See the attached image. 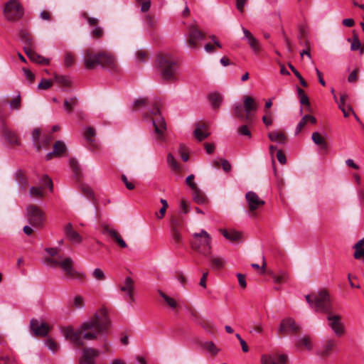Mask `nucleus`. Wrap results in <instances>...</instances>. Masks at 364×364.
Instances as JSON below:
<instances>
[{
    "label": "nucleus",
    "instance_id": "obj_19",
    "mask_svg": "<svg viewBox=\"0 0 364 364\" xmlns=\"http://www.w3.org/2000/svg\"><path fill=\"white\" fill-rule=\"evenodd\" d=\"M246 200L249 205V210L254 212L264 205V201L259 198V196L253 191H249L245 196Z\"/></svg>",
    "mask_w": 364,
    "mask_h": 364
},
{
    "label": "nucleus",
    "instance_id": "obj_64",
    "mask_svg": "<svg viewBox=\"0 0 364 364\" xmlns=\"http://www.w3.org/2000/svg\"><path fill=\"white\" fill-rule=\"evenodd\" d=\"M22 70L26 77L27 80L30 82H33L35 79V75L28 69L23 68Z\"/></svg>",
    "mask_w": 364,
    "mask_h": 364
},
{
    "label": "nucleus",
    "instance_id": "obj_22",
    "mask_svg": "<svg viewBox=\"0 0 364 364\" xmlns=\"http://www.w3.org/2000/svg\"><path fill=\"white\" fill-rule=\"evenodd\" d=\"M102 233L105 235H109L111 238H112L117 243V245L120 247L125 248L127 247V243L122 239L120 234L117 230L109 228V226L105 225L103 227Z\"/></svg>",
    "mask_w": 364,
    "mask_h": 364
},
{
    "label": "nucleus",
    "instance_id": "obj_51",
    "mask_svg": "<svg viewBox=\"0 0 364 364\" xmlns=\"http://www.w3.org/2000/svg\"><path fill=\"white\" fill-rule=\"evenodd\" d=\"M171 233L172 239L177 245L182 242V235L179 229L171 230Z\"/></svg>",
    "mask_w": 364,
    "mask_h": 364
},
{
    "label": "nucleus",
    "instance_id": "obj_47",
    "mask_svg": "<svg viewBox=\"0 0 364 364\" xmlns=\"http://www.w3.org/2000/svg\"><path fill=\"white\" fill-rule=\"evenodd\" d=\"M53 137L52 135V133L45 134L42 136L41 139L40 140V142L41 143L42 148H46L48 147L51 141H53Z\"/></svg>",
    "mask_w": 364,
    "mask_h": 364
},
{
    "label": "nucleus",
    "instance_id": "obj_26",
    "mask_svg": "<svg viewBox=\"0 0 364 364\" xmlns=\"http://www.w3.org/2000/svg\"><path fill=\"white\" fill-rule=\"evenodd\" d=\"M336 343L334 339H328L318 350V354L322 357H328L331 353L332 350Z\"/></svg>",
    "mask_w": 364,
    "mask_h": 364
},
{
    "label": "nucleus",
    "instance_id": "obj_53",
    "mask_svg": "<svg viewBox=\"0 0 364 364\" xmlns=\"http://www.w3.org/2000/svg\"><path fill=\"white\" fill-rule=\"evenodd\" d=\"M103 35V28L97 26H95L94 29L91 31V36L95 39L101 38Z\"/></svg>",
    "mask_w": 364,
    "mask_h": 364
},
{
    "label": "nucleus",
    "instance_id": "obj_44",
    "mask_svg": "<svg viewBox=\"0 0 364 364\" xmlns=\"http://www.w3.org/2000/svg\"><path fill=\"white\" fill-rule=\"evenodd\" d=\"M82 193L89 199L93 200L95 198L94 193L92 189L86 184H82L80 186Z\"/></svg>",
    "mask_w": 364,
    "mask_h": 364
},
{
    "label": "nucleus",
    "instance_id": "obj_55",
    "mask_svg": "<svg viewBox=\"0 0 364 364\" xmlns=\"http://www.w3.org/2000/svg\"><path fill=\"white\" fill-rule=\"evenodd\" d=\"M52 80L43 78L38 85V88L40 90H48L52 86Z\"/></svg>",
    "mask_w": 364,
    "mask_h": 364
},
{
    "label": "nucleus",
    "instance_id": "obj_27",
    "mask_svg": "<svg viewBox=\"0 0 364 364\" xmlns=\"http://www.w3.org/2000/svg\"><path fill=\"white\" fill-rule=\"evenodd\" d=\"M312 141L318 146H320L321 149L325 152L328 151V144L325 139L318 132H314L311 136Z\"/></svg>",
    "mask_w": 364,
    "mask_h": 364
},
{
    "label": "nucleus",
    "instance_id": "obj_15",
    "mask_svg": "<svg viewBox=\"0 0 364 364\" xmlns=\"http://www.w3.org/2000/svg\"><path fill=\"white\" fill-rule=\"evenodd\" d=\"M30 328L33 335L36 336L45 337L50 331V326L46 323H39L36 318H32L30 321Z\"/></svg>",
    "mask_w": 364,
    "mask_h": 364
},
{
    "label": "nucleus",
    "instance_id": "obj_50",
    "mask_svg": "<svg viewBox=\"0 0 364 364\" xmlns=\"http://www.w3.org/2000/svg\"><path fill=\"white\" fill-rule=\"evenodd\" d=\"M16 178L18 182L19 185L22 186L23 188L26 187L28 181L23 172H21V171H17L16 173Z\"/></svg>",
    "mask_w": 364,
    "mask_h": 364
},
{
    "label": "nucleus",
    "instance_id": "obj_45",
    "mask_svg": "<svg viewBox=\"0 0 364 364\" xmlns=\"http://www.w3.org/2000/svg\"><path fill=\"white\" fill-rule=\"evenodd\" d=\"M297 346L298 347L304 346L309 350H311L313 348V343L309 336H304V338H301L299 341Z\"/></svg>",
    "mask_w": 364,
    "mask_h": 364
},
{
    "label": "nucleus",
    "instance_id": "obj_28",
    "mask_svg": "<svg viewBox=\"0 0 364 364\" xmlns=\"http://www.w3.org/2000/svg\"><path fill=\"white\" fill-rule=\"evenodd\" d=\"M208 98L212 108L214 109L219 108L223 102V97L218 92H213L209 94Z\"/></svg>",
    "mask_w": 364,
    "mask_h": 364
},
{
    "label": "nucleus",
    "instance_id": "obj_38",
    "mask_svg": "<svg viewBox=\"0 0 364 364\" xmlns=\"http://www.w3.org/2000/svg\"><path fill=\"white\" fill-rule=\"evenodd\" d=\"M54 78H55V82L62 86L70 87L71 85V81L68 76L59 75L55 74Z\"/></svg>",
    "mask_w": 364,
    "mask_h": 364
},
{
    "label": "nucleus",
    "instance_id": "obj_60",
    "mask_svg": "<svg viewBox=\"0 0 364 364\" xmlns=\"http://www.w3.org/2000/svg\"><path fill=\"white\" fill-rule=\"evenodd\" d=\"M307 118L308 117H303L299 124H297L295 130V134H298L305 127V125L307 124Z\"/></svg>",
    "mask_w": 364,
    "mask_h": 364
},
{
    "label": "nucleus",
    "instance_id": "obj_30",
    "mask_svg": "<svg viewBox=\"0 0 364 364\" xmlns=\"http://www.w3.org/2000/svg\"><path fill=\"white\" fill-rule=\"evenodd\" d=\"M220 232L227 240L232 242L238 241L241 239L242 237L240 232L234 230H220Z\"/></svg>",
    "mask_w": 364,
    "mask_h": 364
},
{
    "label": "nucleus",
    "instance_id": "obj_34",
    "mask_svg": "<svg viewBox=\"0 0 364 364\" xmlns=\"http://www.w3.org/2000/svg\"><path fill=\"white\" fill-rule=\"evenodd\" d=\"M4 135L6 139V140L11 144H16L19 145V141L18 139V136L16 133L9 130V129H4Z\"/></svg>",
    "mask_w": 364,
    "mask_h": 364
},
{
    "label": "nucleus",
    "instance_id": "obj_13",
    "mask_svg": "<svg viewBox=\"0 0 364 364\" xmlns=\"http://www.w3.org/2000/svg\"><path fill=\"white\" fill-rule=\"evenodd\" d=\"M300 327L292 318H287L282 320L278 328L279 335L286 333H296L299 331Z\"/></svg>",
    "mask_w": 364,
    "mask_h": 364
},
{
    "label": "nucleus",
    "instance_id": "obj_36",
    "mask_svg": "<svg viewBox=\"0 0 364 364\" xmlns=\"http://www.w3.org/2000/svg\"><path fill=\"white\" fill-rule=\"evenodd\" d=\"M77 99L75 97L64 100L63 107L68 113H71L75 106L77 105Z\"/></svg>",
    "mask_w": 364,
    "mask_h": 364
},
{
    "label": "nucleus",
    "instance_id": "obj_59",
    "mask_svg": "<svg viewBox=\"0 0 364 364\" xmlns=\"http://www.w3.org/2000/svg\"><path fill=\"white\" fill-rule=\"evenodd\" d=\"M147 103H148V99L146 97L136 100L133 102V109H136L141 106L146 105Z\"/></svg>",
    "mask_w": 364,
    "mask_h": 364
},
{
    "label": "nucleus",
    "instance_id": "obj_39",
    "mask_svg": "<svg viewBox=\"0 0 364 364\" xmlns=\"http://www.w3.org/2000/svg\"><path fill=\"white\" fill-rule=\"evenodd\" d=\"M205 128V125L198 126L194 131L195 137L200 141L206 139L209 136V133L203 131V129Z\"/></svg>",
    "mask_w": 364,
    "mask_h": 364
},
{
    "label": "nucleus",
    "instance_id": "obj_24",
    "mask_svg": "<svg viewBox=\"0 0 364 364\" xmlns=\"http://www.w3.org/2000/svg\"><path fill=\"white\" fill-rule=\"evenodd\" d=\"M242 31L245 35V38L247 40V43L250 47L255 53H258L260 50V45L259 41L252 36L250 31L242 28Z\"/></svg>",
    "mask_w": 364,
    "mask_h": 364
},
{
    "label": "nucleus",
    "instance_id": "obj_8",
    "mask_svg": "<svg viewBox=\"0 0 364 364\" xmlns=\"http://www.w3.org/2000/svg\"><path fill=\"white\" fill-rule=\"evenodd\" d=\"M26 218L30 225L41 228L46 221L44 212L36 205H28L26 208Z\"/></svg>",
    "mask_w": 364,
    "mask_h": 364
},
{
    "label": "nucleus",
    "instance_id": "obj_48",
    "mask_svg": "<svg viewBox=\"0 0 364 364\" xmlns=\"http://www.w3.org/2000/svg\"><path fill=\"white\" fill-rule=\"evenodd\" d=\"M29 193L31 196L35 197V198H43V189L42 187H31L29 191Z\"/></svg>",
    "mask_w": 364,
    "mask_h": 364
},
{
    "label": "nucleus",
    "instance_id": "obj_35",
    "mask_svg": "<svg viewBox=\"0 0 364 364\" xmlns=\"http://www.w3.org/2000/svg\"><path fill=\"white\" fill-rule=\"evenodd\" d=\"M193 198L198 204H203L206 202V197L204 193L198 188L193 189Z\"/></svg>",
    "mask_w": 364,
    "mask_h": 364
},
{
    "label": "nucleus",
    "instance_id": "obj_16",
    "mask_svg": "<svg viewBox=\"0 0 364 364\" xmlns=\"http://www.w3.org/2000/svg\"><path fill=\"white\" fill-rule=\"evenodd\" d=\"M100 351L93 348H85L82 351L80 364H95V359L100 355Z\"/></svg>",
    "mask_w": 364,
    "mask_h": 364
},
{
    "label": "nucleus",
    "instance_id": "obj_29",
    "mask_svg": "<svg viewBox=\"0 0 364 364\" xmlns=\"http://www.w3.org/2000/svg\"><path fill=\"white\" fill-rule=\"evenodd\" d=\"M245 108L240 102H237L233 105V115L240 120L246 122V113L244 114Z\"/></svg>",
    "mask_w": 364,
    "mask_h": 364
},
{
    "label": "nucleus",
    "instance_id": "obj_1",
    "mask_svg": "<svg viewBox=\"0 0 364 364\" xmlns=\"http://www.w3.org/2000/svg\"><path fill=\"white\" fill-rule=\"evenodd\" d=\"M111 325L107 310L102 307L89 320L83 322L79 329L75 330L68 326L63 330L66 339L72 341L76 346L81 347L85 345L83 340L92 341L100 336L107 333Z\"/></svg>",
    "mask_w": 364,
    "mask_h": 364
},
{
    "label": "nucleus",
    "instance_id": "obj_17",
    "mask_svg": "<svg viewBox=\"0 0 364 364\" xmlns=\"http://www.w3.org/2000/svg\"><path fill=\"white\" fill-rule=\"evenodd\" d=\"M260 364H287V356L284 354L262 355Z\"/></svg>",
    "mask_w": 364,
    "mask_h": 364
},
{
    "label": "nucleus",
    "instance_id": "obj_37",
    "mask_svg": "<svg viewBox=\"0 0 364 364\" xmlns=\"http://www.w3.org/2000/svg\"><path fill=\"white\" fill-rule=\"evenodd\" d=\"M41 129L35 128L32 132V140L36 150L39 151L42 149L41 143L40 142Z\"/></svg>",
    "mask_w": 364,
    "mask_h": 364
},
{
    "label": "nucleus",
    "instance_id": "obj_46",
    "mask_svg": "<svg viewBox=\"0 0 364 364\" xmlns=\"http://www.w3.org/2000/svg\"><path fill=\"white\" fill-rule=\"evenodd\" d=\"M41 187L46 188L48 187L50 191H53V184L52 180L47 176L43 175L41 178Z\"/></svg>",
    "mask_w": 364,
    "mask_h": 364
},
{
    "label": "nucleus",
    "instance_id": "obj_9",
    "mask_svg": "<svg viewBox=\"0 0 364 364\" xmlns=\"http://www.w3.org/2000/svg\"><path fill=\"white\" fill-rule=\"evenodd\" d=\"M4 15L9 21H16L23 16V9L18 0H9L4 6Z\"/></svg>",
    "mask_w": 364,
    "mask_h": 364
},
{
    "label": "nucleus",
    "instance_id": "obj_21",
    "mask_svg": "<svg viewBox=\"0 0 364 364\" xmlns=\"http://www.w3.org/2000/svg\"><path fill=\"white\" fill-rule=\"evenodd\" d=\"M66 238L73 244H80L82 241V236L73 228L71 223H68L64 228Z\"/></svg>",
    "mask_w": 364,
    "mask_h": 364
},
{
    "label": "nucleus",
    "instance_id": "obj_57",
    "mask_svg": "<svg viewBox=\"0 0 364 364\" xmlns=\"http://www.w3.org/2000/svg\"><path fill=\"white\" fill-rule=\"evenodd\" d=\"M46 344L48 349L53 353L56 352L59 348L58 344L53 339H48L46 342Z\"/></svg>",
    "mask_w": 364,
    "mask_h": 364
},
{
    "label": "nucleus",
    "instance_id": "obj_5",
    "mask_svg": "<svg viewBox=\"0 0 364 364\" xmlns=\"http://www.w3.org/2000/svg\"><path fill=\"white\" fill-rule=\"evenodd\" d=\"M212 237L205 230L193 233L190 241L191 247L203 256H210L212 250Z\"/></svg>",
    "mask_w": 364,
    "mask_h": 364
},
{
    "label": "nucleus",
    "instance_id": "obj_6",
    "mask_svg": "<svg viewBox=\"0 0 364 364\" xmlns=\"http://www.w3.org/2000/svg\"><path fill=\"white\" fill-rule=\"evenodd\" d=\"M159 68L164 80L173 82L176 80V61L168 54L160 55L157 58Z\"/></svg>",
    "mask_w": 364,
    "mask_h": 364
},
{
    "label": "nucleus",
    "instance_id": "obj_41",
    "mask_svg": "<svg viewBox=\"0 0 364 364\" xmlns=\"http://www.w3.org/2000/svg\"><path fill=\"white\" fill-rule=\"evenodd\" d=\"M159 295L164 299L166 303L171 308L175 309L177 307L178 304L176 301L173 299L166 294L161 290L158 291Z\"/></svg>",
    "mask_w": 364,
    "mask_h": 364
},
{
    "label": "nucleus",
    "instance_id": "obj_14",
    "mask_svg": "<svg viewBox=\"0 0 364 364\" xmlns=\"http://www.w3.org/2000/svg\"><path fill=\"white\" fill-rule=\"evenodd\" d=\"M96 131L92 127H88L84 133V138L86 140L87 147L89 150L94 152L100 149V144L97 142Z\"/></svg>",
    "mask_w": 364,
    "mask_h": 364
},
{
    "label": "nucleus",
    "instance_id": "obj_42",
    "mask_svg": "<svg viewBox=\"0 0 364 364\" xmlns=\"http://www.w3.org/2000/svg\"><path fill=\"white\" fill-rule=\"evenodd\" d=\"M299 41H300L301 44H305L306 46V49L303 50L301 52V53H300L301 56L302 57L304 55H306L310 58L311 57L310 48L309 46L308 40L304 36V33H301L300 36H299Z\"/></svg>",
    "mask_w": 364,
    "mask_h": 364
},
{
    "label": "nucleus",
    "instance_id": "obj_33",
    "mask_svg": "<svg viewBox=\"0 0 364 364\" xmlns=\"http://www.w3.org/2000/svg\"><path fill=\"white\" fill-rule=\"evenodd\" d=\"M268 136L272 141H277L280 144H284L287 139L285 134L280 132H269Z\"/></svg>",
    "mask_w": 364,
    "mask_h": 364
},
{
    "label": "nucleus",
    "instance_id": "obj_12",
    "mask_svg": "<svg viewBox=\"0 0 364 364\" xmlns=\"http://www.w3.org/2000/svg\"><path fill=\"white\" fill-rule=\"evenodd\" d=\"M244 108L246 112V122L247 124H252L255 112L258 109V103L256 100L250 96H245L243 99Z\"/></svg>",
    "mask_w": 364,
    "mask_h": 364
},
{
    "label": "nucleus",
    "instance_id": "obj_25",
    "mask_svg": "<svg viewBox=\"0 0 364 364\" xmlns=\"http://www.w3.org/2000/svg\"><path fill=\"white\" fill-rule=\"evenodd\" d=\"M19 37L23 43L24 44L23 48L26 47H36L35 42L32 37V35L26 29H21L19 31Z\"/></svg>",
    "mask_w": 364,
    "mask_h": 364
},
{
    "label": "nucleus",
    "instance_id": "obj_63",
    "mask_svg": "<svg viewBox=\"0 0 364 364\" xmlns=\"http://www.w3.org/2000/svg\"><path fill=\"white\" fill-rule=\"evenodd\" d=\"M248 124H244V125H242L241 127H239L238 129V132L241 135H245V136H247L249 137L251 136V132L248 128Z\"/></svg>",
    "mask_w": 364,
    "mask_h": 364
},
{
    "label": "nucleus",
    "instance_id": "obj_23",
    "mask_svg": "<svg viewBox=\"0 0 364 364\" xmlns=\"http://www.w3.org/2000/svg\"><path fill=\"white\" fill-rule=\"evenodd\" d=\"M67 148L65 143L62 141H56L53 144V150L46 156L47 161L50 160L53 157L62 156L66 151Z\"/></svg>",
    "mask_w": 364,
    "mask_h": 364
},
{
    "label": "nucleus",
    "instance_id": "obj_61",
    "mask_svg": "<svg viewBox=\"0 0 364 364\" xmlns=\"http://www.w3.org/2000/svg\"><path fill=\"white\" fill-rule=\"evenodd\" d=\"M69 163L76 176H78L80 175V168L77 161L75 159H70Z\"/></svg>",
    "mask_w": 364,
    "mask_h": 364
},
{
    "label": "nucleus",
    "instance_id": "obj_20",
    "mask_svg": "<svg viewBox=\"0 0 364 364\" xmlns=\"http://www.w3.org/2000/svg\"><path fill=\"white\" fill-rule=\"evenodd\" d=\"M134 289V282L130 277H127L124 284L119 287V289L122 292H125L128 299L127 302L132 304L134 301V297L133 294Z\"/></svg>",
    "mask_w": 364,
    "mask_h": 364
},
{
    "label": "nucleus",
    "instance_id": "obj_10",
    "mask_svg": "<svg viewBox=\"0 0 364 364\" xmlns=\"http://www.w3.org/2000/svg\"><path fill=\"white\" fill-rule=\"evenodd\" d=\"M205 38V34L202 33L195 25H191L188 28L187 44L189 48L196 49L198 42Z\"/></svg>",
    "mask_w": 364,
    "mask_h": 364
},
{
    "label": "nucleus",
    "instance_id": "obj_7",
    "mask_svg": "<svg viewBox=\"0 0 364 364\" xmlns=\"http://www.w3.org/2000/svg\"><path fill=\"white\" fill-rule=\"evenodd\" d=\"M161 100L156 99L152 103L153 107L151 109V114L153 116L151 121L154 127V132L159 140L164 139L166 131V124L164 118L161 115L159 105Z\"/></svg>",
    "mask_w": 364,
    "mask_h": 364
},
{
    "label": "nucleus",
    "instance_id": "obj_18",
    "mask_svg": "<svg viewBox=\"0 0 364 364\" xmlns=\"http://www.w3.org/2000/svg\"><path fill=\"white\" fill-rule=\"evenodd\" d=\"M36 47H26L23 48V50L27 55V57L33 63L41 64V65H49L50 60L48 58H44L43 56L38 54L35 50Z\"/></svg>",
    "mask_w": 364,
    "mask_h": 364
},
{
    "label": "nucleus",
    "instance_id": "obj_58",
    "mask_svg": "<svg viewBox=\"0 0 364 364\" xmlns=\"http://www.w3.org/2000/svg\"><path fill=\"white\" fill-rule=\"evenodd\" d=\"M179 151L181 154V159L184 161H187L189 159V154L188 152V149H186V146L183 144H181L179 147Z\"/></svg>",
    "mask_w": 364,
    "mask_h": 364
},
{
    "label": "nucleus",
    "instance_id": "obj_62",
    "mask_svg": "<svg viewBox=\"0 0 364 364\" xmlns=\"http://www.w3.org/2000/svg\"><path fill=\"white\" fill-rule=\"evenodd\" d=\"M74 305L77 309H81L84 307L85 303H84V298L80 295H77L74 298Z\"/></svg>",
    "mask_w": 364,
    "mask_h": 364
},
{
    "label": "nucleus",
    "instance_id": "obj_56",
    "mask_svg": "<svg viewBox=\"0 0 364 364\" xmlns=\"http://www.w3.org/2000/svg\"><path fill=\"white\" fill-rule=\"evenodd\" d=\"M82 16L87 20L88 24L90 26L95 27V26H97L98 22H99L98 19L93 18V17H90L87 12H83L82 14Z\"/></svg>",
    "mask_w": 364,
    "mask_h": 364
},
{
    "label": "nucleus",
    "instance_id": "obj_49",
    "mask_svg": "<svg viewBox=\"0 0 364 364\" xmlns=\"http://www.w3.org/2000/svg\"><path fill=\"white\" fill-rule=\"evenodd\" d=\"M10 108L11 109H19L21 106V100L20 95H18L14 99H13L9 103Z\"/></svg>",
    "mask_w": 364,
    "mask_h": 364
},
{
    "label": "nucleus",
    "instance_id": "obj_31",
    "mask_svg": "<svg viewBox=\"0 0 364 364\" xmlns=\"http://www.w3.org/2000/svg\"><path fill=\"white\" fill-rule=\"evenodd\" d=\"M355 252L353 257L356 259L364 257V238L358 241L353 246Z\"/></svg>",
    "mask_w": 364,
    "mask_h": 364
},
{
    "label": "nucleus",
    "instance_id": "obj_40",
    "mask_svg": "<svg viewBox=\"0 0 364 364\" xmlns=\"http://www.w3.org/2000/svg\"><path fill=\"white\" fill-rule=\"evenodd\" d=\"M201 346L213 355L217 354L219 351V349L216 347L213 341L203 342L201 343Z\"/></svg>",
    "mask_w": 364,
    "mask_h": 364
},
{
    "label": "nucleus",
    "instance_id": "obj_3",
    "mask_svg": "<svg viewBox=\"0 0 364 364\" xmlns=\"http://www.w3.org/2000/svg\"><path fill=\"white\" fill-rule=\"evenodd\" d=\"M45 262L52 267H60L68 278L76 279L80 282H83L87 278L85 272H78L74 269V262L70 257H66L61 260L53 257H46L45 258Z\"/></svg>",
    "mask_w": 364,
    "mask_h": 364
},
{
    "label": "nucleus",
    "instance_id": "obj_11",
    "mask_svg": "<svg viewBox=\"0 0 364 364\" xmlns=\"http://www.w3.org/2000/svg\"><path fill=\"white\" fill-rule=\"evenodd\" d=\"M327 320L328 326L337 336H342L345 333V326L341 322V316L340 315H333L332 311L327 314Z\"/></svg>",
    "mask_w": 364,
    "mask_h": 364
},
{
    "label": "nucleus",
    "instance_id": "obj_4",
    "mask_svg": "<svg viewBox=\"0 0 364 364\" xmlns=\"http://www.w3.org/2000/svg\"><path fill=\"white\" fill-rule=\"evenodd\" d=\"M306 299L311 308L316 312L328 314L333 310L331 296L325 289L316 294L306 295Z\"/></svg>",
    "mask_w": 364,
    "mask_h": 364
},
{
    "label": "nucleus",
    "instance_id": "obj_52",
    "mask_svg": "<svg viewBox=\"0 0 364 364\" xmlns=\"http://www.w3.org/2000/svg\"><path fill=\"white\" fill-rule=\"evenodd\" d=\"M75 63V55L70 53L67 52L65 55L64 64L66 67H70Z\"/></svg>",
    "mask_w": 364,
    "mask_h": 364
},
{
    "label": "nucleus",
    "instance_id": "obj_32",
    "mask_svg": "<svg viewBox=\"0 0 364 364\" xmlns=\"http://www.w3.org/2000/svg\"><path fill=\"white\" fill-rule=\"evenodd\" d=\"M208 257L213 269L220 270L224 267L225 260L223 258L212 256L210 255Z\"/></svg>",
    "mask_w": 364,
    "mask_h": 364
},
{
    "label": "nucleus",
    "instance_id": "obj_54",
    "mask_svg": "<svg viewBox=\"0 0 364 364\" xmlns=\"http://www.w3.org/2000/svg\"><path fill=\"white\" fill-rule=\"evenodd\" d=\"M92 274V277L97 280L102 281L105 279V274L104 272L100 268H95L93 270Z\"/></svg>",
    "mask_w": 364,
    "mask_h": 364
},
{
    "label": "nucleus",
    "instance_id": "obj_43",
    "mask_svg": "<svg viewBox=\"0 0 364 364\" xmlns=\"http://www.w3.org/2000/svg\"><path fill=\"white\" fill-rule=\"evenodd\" d=\"M167 163L168 166L175 171H179L181 168L173 156L169 153L167 156Z\"/></svg>",
    "mask_w": 364,
    "mask_h": 364
},
{
    "label": "nucleus",
    "instance_id": "obj_2",
    "mask_svg": "<svg viewBox=\"0 0 364 364\" xmlns=\"http://www.w3.org/2000/svg\"><path fill=\"white\" fill-rule=\"evenodd\" d=\"M83 63L88 70L95 69L97 66L112 73H117L120 70L115 57L106 51L94 53L91 49H87L84 51Z\"/></svg>",
    "mask_w": 364,
    "mask_h": 364
}]
</instances>
